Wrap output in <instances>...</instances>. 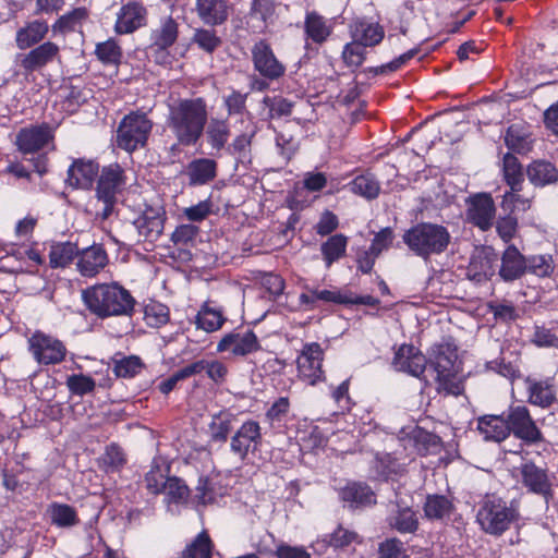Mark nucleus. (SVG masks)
Instances as JSON below:
<instances>
[{
    "label": "nucleus",
    "mask_w": 558,
    "mask_h": 558,
    "mask_svg": "<svg viewBox=\"0 0 558 558\" xmlns=\"http://www.w3.org/2000/svg\"><path fill=\"white\" fill-rule=\"evenodd\" d=\"M263 442L260 424L254 420H246L236 429L230 440V450L242 462L259 450Z\"/></svg>",
    "instance_id": "nucleus-10"
},
{
    "label": "nucleus",
    "mask_w": 558,
    "mask_h": 558,
    "mask_svg": "<svg viewBox=\"0 0 558 558\" xmlns=\"http://www.w3.org/2000/svg\"><path fill=\"white\" fill-rule=\"evenodd\" d=\"M526 175L535 187H544L558 181V169L549 161L534 160L527 166Z\"/></svg>",
    "instance_id": "nucleus-32"
},
{
    "label": "nucleus",
    "mask_w": 558,
    "mask_h": 558,
    "mask_svg": "<svg viewBox=\"0 0 558 558\" xmlns=\"http://www.w3.org/2000/svg\"><path fill=\"white\" fill-rule=\"evenodd\" d=\"M28 349L33 357L44 365L58 364L65 357L64 344L41 331H36L28 339Z\"/></svg>",
    "instance_id": "nucleus-12"
},
{
    "label": "nucleus",
    "mask_w": 558,
    "mask_h": 558,
    "mask_svg": "<svg viewBox=\"0 0 558 558\" xmlns=\"http://www.w3.org/2000/svg\"><path fill=\"white\" fill-rule=\"evenodd\" d=\"M53 140V131L48 123L21 129L15 136V145L24 155L34 154Z\"/></svg>",
    "instance_id": "nucleus-13"
},
{
    "label": "nucleus",
    "mask_w": 558,
    "mask_h": 558,
    "mask_svg": "<svg viewBox=\"0 0 558 558\" xmlns=\"http://www.w3.org/2000/svg\"><path fill=\"white\" fill-rule=\"evenodd\" d=\"M256 134V128L251 125L246 128L245 132L238 135L231 145L228 147V150L232 154H238L240 156H245L251 148L252 138Z\"/></svg>",
    "instance_id": "nucleus-60"
},
{
    "label": "nucleus",
    "mask_w": 558,
    "mask_h": 558,
    "mask_svg": "<svg viewBox=\"0 0 558 558\" xmlns=\"http://www.w3.org/2000/svg\"><path fill=\"white\" fill-rule=\"evenodd\" d=\"M77 245L72 242L54 243L50 247L49 262L52 268H63L68 266L74 257H77Z\"/></svg>",
    "instance_id": "nucleus-42"
},
{
    "label": "nucleus",
    "mask_w": 558,
    "mask_h": 558,
    "mask_svg": "<svg viewBox=\"0 0 558 558\" xmlns=\"http://www.w3.org/2000/svg\"><path fill=\"white\" fill-rule=\"evenodd\" d=\"M61 49L58 44L47 40L36 45L23 53L15 56L16 65L25 73L40 72L49 64L61 59Z\"/></svg>",
    "instance_id": "nucleus-9"
},
{
    "label": "nucleus",
    "mask_w": 558,
    "mask_h": 558,
    "mask_svg": "<svg viewBox=\"0 0 558 558\" xmlns=\"http://www.w3.org/2000/svg\"><path fill=\"white\" fill-rule=\"evenodd\" d=\"M144 319L149 327L159 328L169 320V308L161 303H150L145 306Z\"/></svg>",
    "instance_id": "nucleus-54"
},
{
    "label": "nucleus",
    "mask_w": 558,
    "mask_h": 558,
    "mask_svg": "<svg viewBox=\"0 0 558 558\" xmlns=\"http://www.w3.org/2000/svg\"><path fill=\"white\" fill-rule=\"evenodd\" d=\"M304 31L315 44H324L332 33V24L315 11L306 13Z\"/></svg>",
    "instance_id": "nucleus-34"
},
{
    "label": "nucleus",
    "mask_w": 558,
    "mask_h": 558,
    "mask_svg": "<svg viewBox=\"0 0 558 558\" xmlns=\"http://www.w3.org/2000/svg\"><path fill=\"white\" fill-rule=\"evenodd\" d=\"M468 204V220L483 231L490 229L496 216V207L490 194H476L470 197Z\"/></svg>",
    "instance_id": "nucleus-15"
},
{
    "label": "nucleus",
    "mask_w": 558,
    "mask_h": 558,
    "mask_svg": "<svg viewBox=\"0 0 558 558\" xmlns=\"http://www.w3.org/2000/svg\"><path fill=\"white\" fill-rule=\"evenodd\" d=\"M501 171L502 179L508 187L515 190L517 186H523L524 172L522 165L514 155L508 153L504 156Z\"/></svg>",
    "instance_id": "nucleus-43"
},
{
    "label": "nucleus",
    "mask_w": 558,
    "mask_h": 558,
    "mask_svg": "<svg viewBox=\"0 0 558 558\" xmlns=\"http://www.w3.org/2000/svg\"><path fill=\"white\" fill-rule=\"evenodd\" d=\"M395 234L391 228L387 227L377 232L372 241L371 254L379 256L384 251H387L393 242Z\"/></svg>",
    "instance_id": "nucleus-63"
},
{
    "label": "nucleus",
    "mask_w": 558,
    "mask_h": 558,
    "mask_svg": "<svg viewBox=\"0 0 558 558\" xmlns=\"http://www.w3.org/2000/svg\"><path fill=\"white\" fill-rule=\"evenodd\" d=\"M147 10L136 1L122 5L117 14L114 31L117 34H131L146 25Z\"/></svg>",
    "instance_id": "nucleus-22"
},
{
    "label": "nucleus",
    "mask_w": 558,
    "mask_h": 558,
    "mask_svg": "<svg viewBox=\"0 0 558 558\" xmlns=\"http://www.w3.org/2000/svg\"><path fill=\"white\" fill-rule=\"evenodd\" d=\"M124 170L120 165L111 163L102 168L98 178L96 194L105 205L102 209L104 218L112 213L117 195L124 189Z\"/></svg>",
    "instance_id": "nucleus-8"
},
{
    "label": "nucleus",
    "mask_w": 558,
    "mask_h": 558,
    "mask_svg": "<svg viewBox=\"0 0 558 558\" xmlns=\"http://www.w3.org/2000/svg\"><path fill=\"white\" fill-rule=\"evenodd\" d=\"M126 463V456L117 444H110L99 458V468L106 473H116L122 470Z\"/></svg>",
    "instance_id": "nucleus-44"
},
{
    "label": "nucleus",
    "mask_w": 558,
    "mask_h": 558,
    "mask_svg": "<svg viewBox=\"0 0 558 558\" xmlns=\"http://www.w3.org/2000/svg\"><path fill=\"white\" fill-rule=\"evenodd\" d=\"M520 474L522 484L529 492L542 496L546 501L553 497L551 483L545 469L526 462L521 465Z\"/></svg>",
    "instance_id": "nucleus-19"
},
{
    "label": "nucleus",
    "mask_w": 558,
    "mask_h": 558,
    "mask_svg": "<svg viewBox=\"0 0 558 558\" xmlns=\"http://www.w3.org/2000/svg\"><path fill=\"white\" fill-rule=\"evenodd\" d=\"M252 60L254 69L268 80H277L286 72V66L277 59L269 44L264 40L253 46Z\"/></svg>",
    "instance_id": "nucleus-14"
},
{
    "label": "nucleus",
    "mask_w": 558,
    "mask_h": 558,
    "mask_svg": "<svg viewBox=\"0 0 558 558\" xmlns=\"http://www.w3.org/2000/svg\"><path fill=\"white\" fill-rule=\"evenodd\" d=\"M402 239L410 251L426 260L448 248L451 234L442 225L420 222L407 230Z\"/></svg>",
    "instance_id": "nucleus-3"
},
{
    "label": "nucleus",
    "mask_w": 558,
    "mask_h": 558,
    "mask_svg": "<svg viewBox=\"0 0 558 558\" xmlns=\"http://www.w3.org/2000/svg\"><path fill=\"white\" fill-rule=\"evenodd\" d=\"M426 364L425 355L412 344H402L396 351L392 361V365L397 371L408 373L417 378L424 374Z\"/></svg>",
    "instance_id": "nucleus-20"
},
{
    "label": "nucleus",
    "mask_w": 558,
    "mask_h": 558,
    "mask_svg": "<svg viewBox=\"0 0 558 558\" xmlns=\"http://www.w3.org/2000/svg\"><path fill=\"white\" fill-rule=\"evenodd\" d=\"M207 119V105L203 98H185L169 105L166 123L178 145L190 147L202 137Z\"/></svg>",
    "instance_id": "nucleus-1"
},
{
    "label": "nucleus",
    "mask_w": 558,
    "mask_h": 558,
    "mask_svg": "<svg viewBox=\"0 0 558 558\" xmlns=\"http://www.w3.org/2000/svg\"><path fill=\"white\" fill-rule=\"evenodd\" d=\"M534 193L524 192L523 186L514 189L508 187L504 193L500 202V208L508 214H515L519 211H526L532 207Z\"/></svg>",
    "instance_id": "nucleus-31"
},
{
    "label": "nucleus",
    "mask_w": 558,
    "mask_h": 558,
    "mask_svg": "<svg viewBox=\"0 0 558 558\" xmlns=\"http://www.w3.org/2000/svg\"><path fill=\"white\" fill-rule=\"evenodd\" d=\"M218 165L210 158H196L187 163L186 177L190 185H205L217 177Z\"/></svg>",
    "instance_id": "nucleus-29"
},
{
    "label": "nucleus",
    "mask_w": 558,
    "mask_h": 558,
    "mask_svg": "<svg viewBox=\"0 0 558 558\" xmlns=\"http://www.w3.org/2000/svg\"><path fill=\"white\" fill-rule=\"evenodd\" d=\"M519 517L513 506H507L501 499H488L480 508L476 519L482 530L490 535L499 536Z\"/></svg>",
    "instance_id": "nucleus-5"
},
{
    "label": "nucleus",
    "mask_w": 558,
    "mask_h": 558,
    "mask_svg": "<svg viewBox=\"0 0 558 558\" xmlns=\"http://www.w3.org/2000/svg\"><path fill=\"white\" fill-rule=\"evenodd\" d=\"M168 476L161 466L154 464L145 475V485L149 493L160 494L168 483Z\"/></svg>",
    "instance_id": "nucleus-56"
},
{
    "label": "nucleus",
    "mask_w": 558,
    "mask_h": 558,
    "mask_svg": "<svg viewBox=\"0 0 558 558\" xmlns=\"http://www.w3.org/2000/svg\"><path fill=\"white\" fill-rule=\"evenodd\" d=\"M178 36V22L172 16H166L160 21L159 27L153 32L151 38L154 46L166 50L177 41Z\"/></svg>",
    "instance_id": "nucleus-37"
},
{
    "label": "nucleus",
    "mask_w": 558,
    "mask_h": 558,
    "mask_svg": "<svg viewBox=\"0 0 558 558\" xmlns=\"http://www.w3.org/2000/svg\"><path fill=\"white\" fill-rule=\"evenodd\" d=\"M505 143L509 149L523 154L531 149V142L521 135L514 126H510L505 136Z\"/></svg>",
    "instance_id": "nucleus-62"
},
{
    "label": "nucleus",
    "mask_w": 558,
    "mask_h": 558,
    "mask_svg": "<svg viewBox=\"0 0 558 558\" xmlns=\"http://www.w3.org/2000/svg\"><path fill=\"white\" fill-rule=\"evenodd\" d=\"M289 414L290 400L287 397H280L266 411L265 422L271 429H281L286 426Z\"/></svg>",
    "instance_id": "nucleus-41"
},
{
    "label": "nucleus",
    "mask_w": 558,
    "mask_h": 558,
    "mask_svg": "<svg viewBox=\"0 0 558 558\" xmlns=\"http://www.w3.org/2000/svg\"><path fill=\"white\" fill-rule=\"evenodd\" d=\"M107 264L108 254L99 244L86 247L77 254L76 267L78 272L84 277L96 276Z\"/></svg>",
    "instance_id": "nucleus-23"
},
{
    "label": "nucleus",
    "mask_w": 558,
    "mask_h": 558,
    "mask_svg": "<svg viewBox=\"0 0 558 558\" xmlns=\"http://www.w3.org/2000/svg\"><path fill=\"white\" fill-rule=\"evenodd\" d=\"M154 122L141 110L131 111L120 121L117 130L119 148L132 153L147 144Z\"/></svg>",
    "instance_id": "nucleus-4"
},
{
    "label": "nucleus",
    "mask_w": 558,
    "mask_h": 558,
    "mask_svg": "<svg viewBox=\"0 0 558 558\" xmlns=\"http://www.w3.org/2000/svg\"><path fill=\"white\" fill-rule=\"evenodd\" d=\"M387 525L400 534L414 533L418 529V518L416 513L407 505H401L399 500L393 502L387 519Z\"/></svg>",
    "instance_id": "nucleus-26"
},
{
    "label": "nucleus",
    "mask_w": 558,
    "mask_h": 558,
    "mask_svg": "<svg viewBox=\"0 0 558 558\" xmlns=\"http://www.w3.org/2000/svg\"><path fill=\"white\" fill-rule=\"evenodd\" d=\"M366 58V47L351 40L348 43L342 50V60L348 68L357 69L360 68Z\"/></svg>",
    "instance_id": "nucleus-51"
},
{
    "label": "nucleus",
    "mask_w": 558,
    "mask_h": 558,
    "mask_svg": "<svg viewBox=\"0 0 558 558\" xmlns=\"http://www.w3.org/2000/svg\"><path fill=\"white\" fill-rule=\"evenodd\" d=\"M49 32V25L45 20H32L21 26L15 33V45L19 50H27L44 43Z\"/></svg>",
    "instance_id": "nucleus-25"
},
{
    "label": "nucleus",
    "mask_w": 558,
    "mask_h": 558,
    "mask_svg": "<svg viewBox=\"0 0 558 558\" xmlns=\"http://www.w3.org/2000/svg\"><path fill=\"white\" fill-rule=\"evenodd\" d=\"M213 542L206 531L201 532L182 551V558H210Z\"/></svg>",
    "instance_id": "nucleus-47"
},
{
    "label": "nucleus",
    "mask_w": 558,
    "mask_h": 558,
    "mask_svg": "<svg viewBox=\"0 0 558 558\" xmlns=\"http://www.w3.org/2000/svg\"><path fill=\"white\" fill-rule=\"evenodd\" d=\"M48 513L51 523L58 527H72L80 522L76 510L66 504H51Z\"/></svg>",
    "instance_id": "nucleus-46"
},
{
    "label": "nucleus",
    "mask_w": 558,
    "mask_h": 558,
    "mask_svg": "<svg viewBox=\"0 0 558 558\" xmlns=\"http://www.w3.org/2000/svg\"><path fill=\"white\" fill-rule=\"evenodd\" d=\"M524 384L527 393L526 401L530 404L547 409L557 401V389L554 378L536 379L526 377Z\"/></svg>",
    "instance_id": "nucleus-21"
},
{
    "label": "nucleus",
    "mask_w": 558,
    "mask_h": 558,
    "mask_svg": "<svg viewBox=\"0 0 558 558\" xmlns=\"http://www.w3.org/2000/svg\"><path fill=\"white\" fill-rule=\"evenodd\" d=\"M477 430L486 441L500 442L508 438L509 430L505 412L501 415H484L477 420Z\"/></svg>",
    "instance_id": "nucleus-28"
},
{
    "label": "nucleus",
    "mask_w": 558,
    "mask_h": 558,
    "mask_svg": "<svg viewBox=\"0 0 558 558\" xmlns=\"http://www.w3.org/2000/svg\"><path fill=\"white\" fill-rule=\"evenodd\" d=\"M351 37L366 48L374 47L383 40L384 29L378 24L357 21L351 26Z\"/></svg>",
    "instance_id": "nucleus-35"
},
{
    "label": "nucleus",
    "mask_w": 558,
    "mask_h": 558,
    "mask_svg": "<svg viewBox=\"0 0 558 558\" xmlns=\"http://www.w3.org/2000/svg\"><path fill=\"white\" fill-rule=\"evenodd\" d=\"M350 299L342 295L340 290L312 289L306 287L299 296V303L305 311H313L319 305L327 303L342 304L349 302Z\"/></svg>",
    "instance_id": "nucleus-27"
},
{
    "label": "nucleus",
    "mask_w": 558,
    "mask_h": 558,
    "mask_svg": "<svg viewBox=\"0 0 558 558\" xmlns=\"http://www.w3.org/2000/svg\"><path fill=\"white\" fill-rule=\"evenodd\" d=\"M99 173L98 163L93 160L76 159L69 167L66 182L74 189L88 190Z\"/></svg>",
    "instance_id": "nucleus-24"
},
{
    "label": "nucleus",
    "mask_w": 558,
    "mask_h": 558,
    "mask_svg": "<svg viewBox=\"0 0 558 558\" xmlns=\"http://www.w3.org/2000/svg\"><path fill=\"white\" fill-rule=\"evenodd\" d=\"M192 43L197 45V47L203 51L213 53L217 48L221 46L222 40L219 36H217L216 31L199 27L196 28L193 34Z\"/></svg>",
    "instance_id": "nucleus-49"
},
{
    "label": "nucleus",
    "mask_w": 558,
    "mask_h": 558,
    "mask_svg": "<svg viewBox=\"0 0 558 558\" xmlns=\"http://www.w3.org/2000/svg\"><path fill=\"white\" fill-rule=\"evenodd\" d=\"M264 104L269 109L270 118L288 117L292 113L293 102L281 96L265 97Z\"/></svg>",
    "instance_id": "nucleus-59"
},
{
    "label": "nucleus",
    "mask_w": 558,
    "mask_h": 558,
    "mask_svg": "<svg viewBox=\"0 0 558 558\" xmlns=\"http://www.w3.org/2000/svg\"><path fill=\"white\" fill-rule=\"evenodd\" d=\"M411 438L414 441V447L420 454H427L432 450L438 448L440 438L423 428L414 427L411 432Z\"/></svg>",
    "instance_id": "nucleus-50"
},
{
    "label": "nucleus",
    "mask_w": 558,
    "mask_h": 558,
    "mask_svg": "<svg viewBox=\"0 0 558 558\" xmlns=\"http://www.w3.org/2000/svg\"><path fill=\"white\" fill-rule=\"evenodd\" d=\"M379 558H405V549L402 542L392 537L380 543Z\"/></svg>",
    "instance_id": "nucleus-64"
},
{
    "label": "nucleus",
    "mask_w": 558,
    "mask_h": 558,
    "mask_svg": "<svg viewBox=\"0 0 558 558\" xmlns=\"http://www.w3.org/2000/svg\"><path fill=\"white\" fill-rule=\"evenodd\" d=\"M66 387L73 395L84 396L94 391L96 383L90 376L73 374L66 378Z\"/></svg>",
    "instance_id": "nucleus-57"
},
{
    "label": "nucleus",
    "mask_w": 558,
    "mask_h": 558,
    "mask_svg": "<svg viewBox=\"0 0 558 558\" xmlns=\"http://www.w3.org/2000/svg\"><path fill=\"white\" fill-rule=\"evenodd\" d=\"M166 494L171 502H183L189 498L190 490L182 480L178 477L168 478L166 488L161 492Z\"/></svg>",
    "instance_id": "nucleus-58"
},
{
    "label": "nucleus",
    "mask_w": 558,
    "mask_h": 558,
    "mask_svg": "<svg viewBox=\"0 0 558 558\" xmlns=\"http://www.w3.org/2000/svg\"><path fill=\"white\" fill-rule=\"evenodd\" d=\"M259 349L258 338L252 330L229 332L217 344L218 352H229L234 356H246Z\"/></svg>",
    "instance_id": "nucleus-16"
},
{
    "label": "nucleus",
    "mask_w": 558,
    "mask_h": 558,
    "mask_svg": "<svg viewBox=\"0 0 558 558\" xmlns=\"http://www.w3.org/2000/svg\"><path fill=\"white\" fill-rule=\"evenodd\" d=\"M526 269L538 277H546L553 271L551 258L546 255H534L525 258Z\"/></svg>",
    "instance_id": "nucleus-61"
},
{
    "label": "nucleus",
    "mask_w": 558,
    "mask_h": 558,
    "mask_svg": "<svg viewBox=\"0 0 558 558\" xmlns=\"http://www.w3.org/2000/svg\"><path fill=\"white\" fill-rule=\"evenodd\" d=\"M143 368V363L138 356H128L116 361L113 373L118 377L131 378L137 375Z\"/></svg>",
    "instance_id": "nucleus-55"
},
{
    "label": "nucleus",
    "mask_w": 558,
    "mask_h": 558,
    "mask_svg": "<svg viewBox=\"0 0 558 558\" xmlns=\"http://www.w3.org/2000/svg\"><path fill=\"white\" fill-rule=\"evenodd\" d=\"M231 10L228 0H194L193 12L207 26L225 24L231 14Z\"/></svg>",
    "instance_id": "nucleus-18"
},
{
    "label": "nucleus",
    "mask_w": 558,
    "mask_h": 558,
    "mask_svg": "<svg viewBox=\"0 0 558 558\" xmlns=\"http://www.w3.org/2000/svg\"><path fill=\"white\" fill-rule=\"evenodd\" d=\"M206 140L210 147L217 151L225 148L230 136V128L226 120L211 118L206 128Z\"/></svg>",
    "instance_id": "nucleus-40"
},
{
    "label": "nucleus",
    "mask_w": 558,
    "mask_h": 558,
    "mask_svg": "<svg viewBox=\"0 0 558 558\" xmlns=\"http://www.w3.org/2000/svg\"><path fill=\"white\" fill-rule=\"evenodd\" d=\"M424 514L429 520L449 519L454 510L452 500L444 495H428L423 506Z\"/></svg>",
    "instance_id": "nucleus-36"
},
{
    "label": "nucleus",
    "mask_w": 558,
    "mask_h": 558,
    "mask_svg": "<svg viewBox=\"0 0 558 558\" xmlns=\"http://www.w3.org/2000/svg\"><path fill=\"white\" fill-rule=\"evenodd\" d=\"M350 191L366 199H375L380 193V183L371 173L357 175L350 184Z\"/></svg>",
    "instance_id": "nucleus-45"
},
{
    "label": "nucleus",
    "mask_w": 558,
    "mask_h": 558,
    "mask_svg": "<svg viewBox=\"0 0 558 558\" xmlns=\"http://www.w3.org/2000/svg\"><path fill=\"white\" fill-rule=\"evenodd\" d=\"M166 211L162 207L148 206L134 220L138 235L145 241L155 242L162 234L165 228Z\"/></svg>",
    "instance_id": "nucleus-17"
},
{
    "label": "nucleus",
    "mask_w": 558,
    "mask_h": 558,
    "mask_svg": "<svg viewBox=\"0 0 558 558\" xmlns=\"http://www.w3.org/2000/svg\"><path fill=\"white\" fill-rule=\"evenodd\" d=\"M509 435L526 445H537L544 441V436L532 417L530 410L522 404L510 405L505 412Z\"/></svg>",
    "instance_id": "nucleus-7"
},
{
    "label": "nucleus",
    "mask_w": 558,
    "mask_h": 558,
    "mask_svg": "<svg viewBox=\"0 0 558 558\" xmlns=\"http://www.w3.org/2000/svg\"><path fill=\"white\" fill-rule=\"evenodd\" d=\"M348 238L343 234L331 235L320 246V252L327 268L345 255Z\"/></svg>",
    "instance_id": "nucleus-39"
},
{
    "label": "nucleus",
    "mask_w": 558,
    "mask_h": 558,
    "mask_svg": "<svg viewBox=\"0 0 558 558\" xmlns=\"http://www.w3.org/2000/svg\"><path fill=\"white\" fill-rule=\"evenodd\" d=\"M196 325L206 332H213L220 329L225 323V317L220 311L204 306L197 314Z\"/></svg>",
    "instance_id": "nucleus-48"
},
{
    "label": "nucleus",
    "mask_w": 558,
    "mask_h": 558,
    "mask_svg": "<svg viewBox=\"0 0 558 558\" xmlns=\"http://www.w3.org/2000/svg\"><path fill=\"white\" fill-rule=\"evenodd\" d=\"M88 19V11L84 7L73 9L65 14L60 15L51 25L53 35L65 36L77 32L83 23Z\"/></svg>",
    "instance_id": "nucleus-33"
},
{
    "label": "nucleus",
    "mask_w": 558,
    "mask_h": 558,
    "mask_svg": "<svg viewBox=\"0 0 558 558\" xmlns=\"http://www.w3.org/2000/svg\"><path fill=\"white\" fill-rule=\"evenodd\" d=\"M95 53L104 64H118L122 57L121 48L113 39L97 44Z\"/></svg>",
    "instance_id": "nucleus-53"
},
{
    "label": "nucleus",
    "mask_w": 558,
    "mask_h": 558,
    "mask_svg": "<svg viewBox=\"0 0 558 558\" xmlns=\"http://www.w3.org/2000/svg\"><path fill=\"white\" fill-rule=\"evenodd\" d=\"M340 498L351 508L372 505L375 502L374 493L364 484H348L340 490Z\"/></svg>",
    "instance_id": "nucleus-38"
},
{
    "label": "nucleus",
    "mask_w": 558,
    "mask_h": 558,
    "mask_svg": "<svg viewBox=\"0 0 558 558\" xmlns=\"http://www.w3.org/2000/svg\"><path fill=\"white\" fill-rule=\"evenodd\" d=\"M526 270L525 258L514 246H508L502 254L500 277L506 281L518 279Z\"/></svg>",
    "instance_id": "nucleus-30"
},
{
    "label": "nucleus",
    "mask_w": 558,
    "mask_h": 558,
    "mask_svg": "<svg viewBox=\"0 0 558 558\" xmlns=\"http://www.w3.org/2000/svg\"><path fill=\"white\" fill-rule=\"evenodd\" d=\"M232 429V415L229 413H220L214 416L210 425V436L215 441H226Z\"/></svg>",
    "instance_id": "nucleus-52"
},
{
    "label": "nucleus",
    "mask_w": 558,
    "mask_h": 558,
    "mask_svg": "<svg viewBox=\"0 0 558 558\" xmlns=\"http://www.w3.org/2000/svg\"><path fill=\"white\" fill-rule=\"evenodd\" d=\"M324 351L319 343L311 342L304 344L298 356V376L306 384L314 386L325 379V373L322 368Z\"/></svg>",
    "instance_id": "nucleus-11"
},
{
    "label": "nucleus",
    "mask_w": 558,
    "mask_h": 558,
    "mask_svg": "<svg viewBox=\"0 0 558 558\" xmlns=\"http://www.w3.org/2000/svg\"><path fill=\"white\" fill-rule=\"evenodd\" d=\"M456 349L450 344H440L434 357V369L437 373L438 390L448 395L458 396L462 392V386L456 381L458 373Z\"/></svg>",
    "instance_id": "nucleus-6"
},
{
    "label": "nucleus",
    "mask_w": 558,
    "mask_h": 558,
    "mask_svg": "<svg viewBox=\"0 0 558 558\" xmlns=\"http://www.w3.org/2000/svg\"><path fill=\"white\" fill-rule=\"evenodd\" d=\"M82 298L88 311L99 318L131 316L135 306L130 291L117 282L87 288Z\"/></svg>",
    "instance_id": "nucleus-2"
}]
</instances>
